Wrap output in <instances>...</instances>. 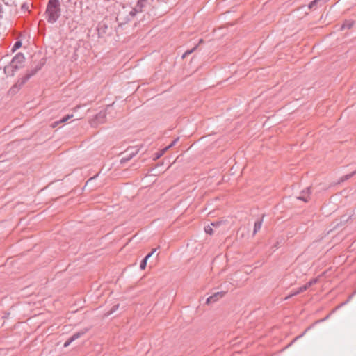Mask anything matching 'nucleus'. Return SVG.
<instances>
[{"mask_svg": "<svg viewBox=\"0 0 356 356\" xmlns=\"http://www.w3.org/2000/svg\"><path fill=\"white\" fill-rule=\"evenodd\" d=\"M143 7H138V4L129 13V15L134 17L138 13H140L143 10Z\"/></svg>", "mask_w": 356, "mask_h": 356, "instance_id": "10", "label": "nucleus"}, {"mask_svg": "<svg viewBox=\"0 0 356 356\" xmlns=\"http://www.w3.org/2000/svg\"><path fill=\"white\" fill-rule=\"evenodd\" d=\"M106 117V113L104 111H101L99 112L97 115H96V119L101 123L104 122V118Z\"/></svg>", "mask_w": 356, "mask_h": 356, "instance_id": "12", "label": "nucleus"}, {"mask_svg": "<svg viewBox=\"0 0 356 356\" xmlns=\"http://www.w3.org/2000/svg\"><path fill=\"white\" fill-rule=\"evenodd\" d=\"M73 117V115L71 114V115H66L65 117L63 118L61 120H60L59 121H56L55 122V124H60V123H64V122H66L68 120L71 119Z\"/></svg>", "mask_w": 356, "mask_h": 356, "instance_id": "13", "label": "nucleus"}, {"mask_svg": "<svg viewBox=\"0 0 356 356\" xmlns=\"http://www.w3.org/2000/svg\"><path fill=\"white\" fill-rule=\"evenodd\" d=\"M24 59H25V58H24L23 54L18 53L13 58L10 63L13 65H16L17 70H18L22 66Z\"/></svg>", "mask_w": 356, "mask_h": 356, "instance_id": "3", "label": "nucleus"}, {"mask_svg": "<svg viewBox=\"0 0 356 356\" xmlns=\"http://www.w3.org/2000/svg\"><path fill=\"white\" fill-rule=\"evenodd\" d=\"M119 305H115L113 309L111 310V312H109L108 314H112L113 312H114L118 308Z\"/></svg>", "mask_w": 356, "mask_h": 356, "instance_id": "26", "label": "nucleus"}, {"mask_svg": "<svg viewBox=\"0 0 356 356\" xmlns=\"http://www.w3.org/2000/svg\"><path fill=\"white\" fill-rule=\"evenodd\" d=\"M321 0H314L309 4V8L312 9L314 8L316 5Z\"/></svg>", "mask_w": 356, "mask_h": 356, "instance_id": "18", "label": "nucleus"}, {"mask_svg": "<svg viewBox=\"0 0 356 356\" xmlns=\"http://www.w3.org/2000/svg\"><path fill=\"white\" fill-rule=\"evenodd\" d=\"M127 152H129V154L126 157H123L121 159V163H124L126 161H129L134 155L138 153V150L133 151L132 149H128Z\"/></svg>", "mask_w": 356, "mask_h": 356, "instance_id": "8", "label": "nucleus"}, {"mask_svg": "<svg viewBox=\"0 0 356 356\" xmlns=\"http://www.w3.org/2000/svg\"><path fill=\"white\" fill-rule=\"evenodd\" d=\"M156 248L153 249L152 251L144 258V259H146L147 261L148 259H149V257H151L152 255L156 251Z\"/></svg>", "mask_w": 356, "mask_h": 356, "instance_id": "22", "label": "nucleus"}, {"mask_svg": "<svg viewBox=\"0 0 356 356\" xmlns=\"http://www.w3.org/2000/svg\"><path fill=\"white\" fill-rule=\"evenodd\" d=\"M147 0H138V7H143Z\"/></svg>", "mask_w": 356, "mask_h": 356, "instance_id": "23", "label": "nucleus"}, {"mask_svg": "<svg viewBox=\"0 0 356 356\" xmlns=\"http://www.w3.org/2000/svg\"><path fill=\"white\" fill-rule=\"evenodd\" d=\"M211 225H212L213 226H218V225H219V222H213V223H211Z\"/></svg>", "mask_w": 356, "mask_h": 356, "instance_id": "29", "label": "nucleus"}, {"mask_svg": "<svg viewBox=\"0 0 356 356\" xmlns=\"http://www.w3.org/2000/svg\"><path fill=\"white\" fill-rule=\"evenodd\" d=\"M17 70L16 65H13L11 63L4 67V73L7 76H13Z\"/></svg>", "mask_w": 356, "mask_h": 356, "instance_id": "7", "label": "nucleus"}, {"mask_svg": "<svg viewBox=\"0 0 356 356\" xmlns=\"http://www.w3.org/2000/svg\"><path fill=\"white\" fill-rule=\"evenodd\" d=\"M225 293L223 291L216 292L214 294H213L212 296L207 298L206 302L207 304H210V303L216 302L218 300L222 298L224 296Z\"/></svg>", "mask_w": 356, "mask_h": 356, "instance_id": "5", "label": "nucleus"}, {"mask_svg": "<svg viewBox=\"0 0 356 356\" xmlns=\"http://www.w3.org/2000/svg\"><path fill=\"white\" fill-rule=\"evenodd\" d=\"M304 292L303 290L302 289L301 287L296 289V290H293L291 294H289V296H287L284 300H288L289 298H291V297L294 296H296L298 294H300L301 293Z\"/></svg>", "mask_w": 356, "mask_h": 356, "instance_id": "9", "label": "nucleus"}, {"mask_svg": "<svg viewBox=\"0 0 356 356\" xmlns=\"http://www.w3.org/2000/svg\"><path fill=\"white\" fill-rule=\"evenodd\" d=\"M86 333V331H81L74 333L71 337H70L64 343V347H67L70 346L71 343H72L74 341L76 340L77 339L80 338L81 336H83Z\"/></svg>", "mask_w": 356, "mask_h": 356, "instance_id": "4", "label": "nucleus"}, {"mask_svg": "<svg viewBox=\"0 0 356 356\" xmlns=\"http://www.w3.org/2000/svg\"><path fill=\"white\" fill-rule=\"evenodd\" d=\"M198 44L195 45L193 49H191V50H188L186 51L182 56V58H185L186 56H188L189 54H191L192 52H193L197 47Z\"/></svg>", "mask_w": 356, "mask_h": 356, "instance_id": "16", "label": "nucleus"}, {"mask_svg": "<svg viewBox=\"0 0 356 356\" xmlns=\"http://www.w3.org/2000/svg\"><path fill=\"white\" fill-rule=\"evenodd\" d=\"M179 139V138H175L168 146L163 149V152H166L168 149L175 145L178 142Z\"/></svg>", "mask_w": 356, "mask_h": 356, "instance_id": "15", "label": "nucleus"}, {"mask_svg": "<svg viewBox=\"0 0 356 356\" xmlns=\"http://www.w3.org/2000/svg\"><path fill=\"white\" fill-rule=\"evenodd\" d=\"M40 70V66H36L34 69H32L31 70H29L27 73L22 76V78L19 79L15 86L13 87L12 89L20 88L23 85L26 83V82L33 75H35L38 70Z\"/></svg>", "mask_w": 356, "mask_h": 356, "instance_id": "2", "label": "nucleus"}, {"mask_svg": "<svg viewBox=\"0 0 356 356\" xmlns=\"http://www.w3.org/2000/svg\"><path fill=\"white\" fill-rule=\"evenodd\" d=\"M59 124H55V122L52 124V127L54 128L56 127L57 125H58Z\"/></svg>", "mask_w": 356, "mask_h": 356, "instance_id": "31", "label": "nucleus"}, {"mask_svg": "<svg viewBox=\"0 0 356 356\" xmlns=\"http://www.w3.org/2000/svg\"><path fill=\"white\" fill-rule=\"evenodd\" d=\"M202 42H203V40H202V39H200V41H199L198 44H202Z\"/></svg>", "mask_w": 356, "mask_h": 356, "instance_id": "33", "label": "nucleus"}, {"mask_svg": "<svg viewBox=\"0 0 356 356\" xmlns=\"http://www.w3.org/2000/svg\"><path fill=\"white\" fill-rule=\"evenodd\" d=\"M21 46H22V42L20 41H17L13 46V50H16L17 49L19 48Z\"/></svg>", "mask_w": 356, "mask_h": 356, "instance_id": "20", "label": "nucleus"}, {"mask_svg": "<svg viewBox=\"0 0 356 356\" xmlns=\"http://www.w3.org/2000/svg\"><path fill=\"white\" fill-rule=\"evenodd\" d=\"M80 108V106H77L74 108V111H77Z\"/></svg>", "mask_w": 356, "mask_h": 356, "instance_id": "32", "label": "nucleus"}, {"mask_svg": "<svg viewBox=\"0 0 356 356\" xmlns=\"http://www.w3.org/2000/svg\"><path fill=\"white\" fill-rule=\"evenodd\" d=\"M147 260L146 259H143L141 263H140V268L141 270H144L146 267V265H147Z\"/></svg>", "mask_w": 356, "mask_h": 356, "instance_id": "19", "label": "nucleus"}, {"mask_svg": "<svg viewBox=\"0 0 356 356\" xmlns=\"http://www.w3.org/2000/svg\"><path fill=\"white\" fill-rule=\"evenodd\" d=\"M3 18V11H2V6L0 4V19Z\"/></svg>", "mask_w": 356, "mask_h": 356, "instance_id": "28", "label": "nucleus"}, {"mask_svg": "<svg viewBox=\"0 0 356 356\" xmlns=\"http://www.w3.org/2000/svg\"><path fill=\"white\" fill-rule=\"evenodd\" d=\"M45 14L49 23H55L61 15L60 2L59 0H49Z\"/></svg>", "mask_w": 356, "mask_h": 356, "instance_id": "1", "label": "nucleus"}, {"mask_svg": "<svg viewBox=\"0 0 356 356\" xmlns=\"http://www.w3.org/2000/svg\"><path fill=\"white\" fill-rule=\"evenodd\" d=\"M353 26V22L350 21L345 22L341 27V29H350Z\"/></svg>", "mask_w": 356, "mask_h": 356, "instance_id": "14", "label": "nucleus"}, {"mask_svg": "<svg viewBox=\"0 0 356 356\" xmlns=\"http://www.w3.org/2000/svg\"><path fill=\"white\" fill-rule=\"evenodd\" d=\"M310 193H311V188L309 187H308L305 190H303L297 198L298 200H302V201L307 202L309 201Z\"/></svg>", "mask_w": 356, "mask_h": 356, "instance_id": "6", "label": "nucleus"}, {"mask_svg": "<svg viewBox=\"0 0 356 356\" xmlns=\"http://www.w3.org/2000/svg\"><path fill=\"white\" fill-rule=\"evenodd\" d=\"M311 286V285L309 284V282H308L307 283H306L304 286H301L302 289L303 290V291H305L307 289H308L309 287Z\"/></svg>", "mask_w": 356, "mask_h": 356, "instance_id": "24", "label": "nucleus"}, {"mask_svg": "<svg viewBox=\"0 0 356 356\" xmlns=\"http://www.w3.org/2000/svg\"><path fill=\"white\" fill-rule=\"evenodd\" d=\"M317 282H318V279L315 278V279L311 280L309 282V284L311 286H312L313 284H316Z\"/></svg>", "mask_w": 356, "mask_h": 356, "instance_id": "25", "label": "nucleus"}, {"mask_svg": "<svg viewBox=\"0 0 356 356\" xmlns=\"http://www.w3.org/2000/svg\"><path fill=\"white\" fill-rule=\"evenodd\" d=\"M356 173V171L353 172L352 174L346 175L342 178V181L348 180L350 179L354 174Z\"/></svg>", "mask_w": 356, "mask_h": 356, "instance_id": "21", "label": "nucleus"}, {"mask_svg": "<svg viewBox=\"0 0 356 356\" xmlns=\"http://www.w3.org/2000/svg\"><path fill=\"white\" fill-rule=\"evenodd\" d=\"M205 232L209 234V235H212L213 233V229L209 226H207L204 227Z\"/></svg>", "mask_w": 356, "mask_h": 356, "instance_id": "17", "label": "nucleus"}, {"mask_svg": "<svg viewBox=\"0 0 356 356\" xmlns=\"http://www.w3.org/2000/svg\"><path fill=\"white\" fill-rule=\"evenodd\" d=\"M26 9L27 8V6L25 3H24L22 6V9Z\"/></svg>", "mask_w": 356, "mask_h": 356, "instance_id": "30", "label": "nucleus"}, {"mask_svg": "<svg viewBox=\"0 0 356 356\" xmlns=\"http://www.w3.org/2000/svg\"><path fill=\"white\" fill-rule=\"evenodd\" d=\"M165 152H163V149L161 151V152L158 153L157 155H156V158H159L160 156H161Z\"/></svg>", "mask_w": 356, "mask_h": 356, "instance_id": "27", "label": "nucleus"}, {"mask_svg": "<svg viewBox=\"0 0 356 356\" xmlns=\"http://www.w3.org/2000/svg\"><path fill=\"white\" fill-rule=\"evenodd\" d=\"M261 225H262V220H258L257 222H254V231H253V234L254 235L257 232H259L261 227Z\"/></svg>", "mask_w": 356, "mask_h": 356, "instance_id": "11", "label": "nucleus"}]
</instances>
